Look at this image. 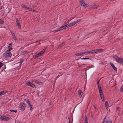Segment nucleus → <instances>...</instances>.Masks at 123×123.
I'll list each match as a JSON object with an SVG mask.
<instances>
[{"mask_svg":"<svg viewBox=\"0 0 123 123\" xmlns=\"http://www.w3.org/2000/svg\"><path fill=\"white\" fill-rule=\"evenodd\" d=\"M75 23L76 24L78 22V21L77 20H76V21H75Z\"/></svg>","mask_w":123,"mask_h":123,"instance_id":"obj_52","label":"nucleus"},{"mask_svg":"<svg viewBox=\"0 0 123 123\" xmlns=\"http://www.w3.org/2000/svg\"><path fill=\"white\" fill-rule=\"evenodd\" d=\"M105 106L106 109L107 110H108V107H109V105H108V102L107 101H106L105 102Z\"/></svg>","mask_w":123,"mask_h":123,"instance_id":"obj_14","label":"nucleus"},{"mask_svg":"<svg viewBox=\"0 0 123 123\" xmlns=\"http://www.w3.org/2000/svg\"><path fill=\"white\" fill-rule=\"evenodd\" d=\"M81 59L86 60V59H89V58H81Z\"/></svg>","mask_w":123,"mask_h":123,"instance_id":"obj_39","label":"nucleus"},{"mask_svg":"<svg viewBox=\"0 0 123 123\" xmlns=\"http://www.w3.org/2000/svg\"><path fill=\"white\" fill-rule=\"evenodd\" d=\"M82 65H85V64H82Z\"/></svg>","mask_w":123,"mask_h":123,"instance_id":"obj_56","label":"nucleus"},{"mask_svg":"<svg viewBox=\"0 0 123 123\" xmlns=\"http://www.w3.org/2000/svg\"><path fill=\"white\" fill-rule=\"evenodd\" d=\"M10 111L11 112H13V111L14 112V110H10Z\"/></svg>","mask_w":123,"mask_h":123,"instance_id":"obj_50","label":"nucleus"},{"mask_svg":"<svg viewBox=\"0 0 123 123\" xmlns=\"http://www.w3.org/2000/svg\"><path fill=\"white\" fill-rule=\"evenodd\" d=\"M88 118L86 117H85V122H88Z\"/></svg>","mask_w":123,"mask_h":123,"instance_id":"obj_40","label":"nucleus"},{"mask_svg":"<svg viewBox=\"0 0 123 123\" xmlns=\"http://www.w3.org/2000/svg\"><path fill=\"white\" fill-rule=\"evenodd\" d=\"M69 25H70V26H73L74 25L73 22L71 23H70Z\"/></svg>","mask_w":123,"mask_h":123,"instance_id":"obj_36","label":"nucleus"},{"mask_svg":"<svg viewBox=\"0 0 123 123\" xmlns=\"http://www.w3.org/2000/svg\"><path fill=\"white\" fill-rule=\"evenodd\" d=\"M26 102L28 104L29 103H30V101L28 99L26 101Z\"/></svg>","mask_w":123,"mask_h":123,"instance_id":"obj_43","label":"nucleus"},{"mask_svg":"<svg viewBox=\"0 0 123 123\" xmlns=\"http://www.w3.org/2000/svg\"><path fill=\"white\" fill-rule=\"evenodd\" d=\"M29 105V106L30 110H32V107L31 105L30 104V103L28 104Z\"/></svg>","mask_w":123,"mask_h":123,"instance_id":"obj_27","label":"nucleus"},{"mask_svg":"<svg viewBox=\"0 0 123 123\" xmlns=\"http://www.w3.org/2000/svg\"><path fill=\"white\" fill-rule=\"evenodd\" d=\"M46 49H43V50L41 51L38 54L34 55V57L36 58L37 57H39L45 51Z\"/></svg>","mask_w":123,"mask_h":123,"instance_id":"obj_4","label":"nucleus"},{"mask_svg":"<svg viewBox=\"0 0 123 123\" xmlns=\"http://www.w3.org/2000/svg\"><path fill=\"white\" fill-rule=\"evenodd\" d=\"M14 112H15V113H16V112H17V111L14 110Z\"/></svg>","mask_w":123,"mask_h":123,"instance_id":"obj_53","label":"nucleus"},{"mask_svg":"<svg viewBox=\"0 0 123 123\" xmlns=\"http://www.w3.org/2000/svg\"><path fill=\"white\" fill-rule=\"evenodd\" d=\"M107 117L106 116L105 117L104 119L103 120V121L102 123H104L105 122L107 118Z\"/></svg>","mask_w":123,"mask_h":123,"instance_id":"obj_25","label":"nucleus"},{"mask_svg":"<svg viewBox=\"0 0 123 123\" xmlns=\"http://www.w3.org/2000/svg\"><path fill=\"white\" fill-rule=\"evenodd\" d=\"M23 62V60L22 59H21L20 61V62H19V63H20V64H21Z\"/></svg>","mask_w":123,"mask_h":123,"instance_id":"obj_41","label":"nucleus"},{"mask_svg":"<svg viewBox=\"0 0 123 123\" xmlns=\"http://www.w3.org/2000/svg\"><path fill=\"white\" fill-rule=\"evenodd\" d=\"M4 23V21L0 19V24H2Z\"/></svg>","mask_w":123,"mask_h":123,"instance_id":"obj_29","label":"nucleus"},{"mask_svg":"<svg viewBox=\"0 0 123 123\" xmlns=\"http://www.w3.org/2000/svg\"><path fill=\"white\" fill-rule=\"evenodd\" d=\"M6 93V91H2L0 92V95L1 96L4 95Z\"/></svg>","mask_w":123,"mask_h":123,"instance_id":"obj_16","label":"nucleus"},{"mask_svg":"<svg viewBox=\"0 0 123 123\" xmlns=\"http://www.w3.org/2000/svg\"><path fill=\"white\" fill-rule=\"evenodd\" d=\"M38 41H37L36 42L37 43V42Z\"/></svg>","mask_w":123,"mask_h":123,"instance_id":"obj_59","label":"nucleus"},{"mask_svg":"<svg viewBox=\"0 0 123 123\" xmlns=\"http://www.w3.org/2000/svg\"><path fill=\"white\" fill-rule=\"evenodd\" d=\"M98 6H96L95 4H93L92 6V8L95 9V8H97L98 7Z\"/></svg>","mask_w":123,"mask_h":123,"instance_id":"obj_22","label":"nucleus"},{"mask_svg":"<svg viewBox=\"0 0 123 123\" xmlns=\"http://www.w3.org/2000/svg\"><path fill=\"white\" fill-rule=\"evenodd\" d=\"M110 64L115 71H117V68L115 67V66L112 64V63H110Z\"/></svg>","mask_w":123,"mask_h":123,"instance_id":"obj_10","label":"nucleus"},{"mask_svg":"<svg viewBox=\"0 0 123 123\" xmlns=\"http://www.w3.org/2000/svg\"><path fill=\"white\" fill-rule=\"evenodd\" d=\"M95 50L96 53H98V52L101 53L103 52L104 51L103 49H96Z\"/></svg>","mask_w":123,"mask_h":123,"instance_id":"obj_12","label":"nucleus"},{"mask_svg":"<svg viewBox=\"0 0 123 123\" xmlns=\"http://www.w3.org/2000/svg\"><path fill=\"white\" fill-rule=\"evenodd\" d=\"M22 7L23 8H24L25 9L27 8V6L24 5H22Z\"/></svg>","mask_w":123,"mask_h":123,"instance_id":"obj_33","label":"nucleus"},{"mask_svg":"<svg viewBox=\"0 0 123 123\" xmlns=\"http://www.w3.org/2000/svg\"><path fill=\"white\" fill-rule=\"evenodd\" d=\"M3 63L1 62H0V68L3 66Z\"/></svg>","mask_w":123,"mask_h":123,"instance_id":"obj_35","label":"nucleus"},{"mask_svg":"<svg viewBox=\"0 0 123 123\" xmlns=\"http://www.w3.org/2000/svg\"><path fill=\"white\" fill-rule=\"evenodd\" d=\"M11 33L12 34V35L13 36V37L15 36V34L13 31H11Z\"/></svg>","mask_w":123,"mask_h":123,"instance_id":"obj_31","label":"nucleus"},{"mask_svg":"<svg viewBox=\"0 0 123 123\" xmlns=\"http://www.w3.org/2000/svg\"><path fill=\"white\" fill-rule=\"evenodd\" d=\"M28 52L27 51L22 52L20 54V55H24L27 54Z\"/></svg>","mask_w":123,"mask_h":123,"instance_id":"obj_20","label":"nucleus"},{"mask_svg":"<svg viewBox=\"0 0 123 123\" xmlns=\"http://www.w3.org/2000/svg\"><path fill=\"white\" fill-rule=\"evenodd\" d=\"M81 19H79V20H77V21H78V22H80L81 21Z\"/></svg>","mask_w":123,"mask_h":123,"instance_id":"obj_46","label":"nucleus"},{"mask_svg":"<svg viewBox=\"0 0 123 123\" xmlns=\"http://www.w3.org/2000/svg\"><path fill=\"white\" fill-rule=\"evenodd\" d=\"M64 44V43H62L59 46V48H60L62 47Z\"/></svg>","mask_w":123,"mask_h":123,"instance_id":"obj_28","label":"nucleus"},{"mask_svg":"<svg viewBox=\"0 0 123 123\" xmlns=\"http://www.w3.org/2000/svg\"><path fill=\"white\" fill-rule=\"evenodd\" d=\"M17 24L18 25V27L19 29H20L21 28V26L20 25V24L19 23H17Z\"/></svg>","mask_w":123,"mask_h":123,"instance_id":"obj_26","label":"nucleus"},{"mask_svg":"<svg viewBox=\"0 0 123 123\" xmlns=\"http://www.w3.org/2000/svg\"><path fill=\"white\" fill-rule=\"evenodd\" d=\"M83 52V56L89 54V51Z\"/></svg>","mask_w":123,"mask_h":123,"instance_id":"obj_17","label":"nucleus"},{"mask_svg":"<svg viewBox=\"0 0 123 123\" xmlns=\"http://www.w3.org/2000/svg\"><path fill=\"white\" fill-rule=\"evenodd\" d=\"M13 38L14 39V40H15V41L16 42H18V40L17 39V38H16L15 36L14 37H13Z\"/></svg>","mask_w":123,"mask_h":123,"instance_id":"obj_30","label":"nucleus"},{"mask_svg":"<svg viewBox=\"0 0 123 123\" xmlns=\"http://www.w3.org/2000/svg\"><path fill=\"white\" fill-rule=\"evenodd\" d=\"M58 31H58V29H57V30H56L55 31H54V32H56Z\"/></svg>","mask_w":123,"mask_h":123,"instance_id":"obj_48","label":"nucleus"},{"mask_svg":"<svg viewBox=\"0 0 123 123\" xmlns=\"http://www.w3.org/2000/svg\"><path fill=\"white\" fill-rule=\"evenodd\" d=\"M75 55L76 56H83V52L76 53L75 54Z\"/></svg>","mask_w":123,"mask_h":123,"instance_id":"obj_11","label":"nucleus"},{"mask_svg":"<svg viewBox=\"0 0 123 123\" xmlns=\"http://www.w3.org/2000/svg\"><path fill=\"white\" fill-rule=\"evenodd\" d=\"M89 51V54H94V53H95L96 51H95V50H92L90 51Z\"/></svg>","mask_w":123,"mask_h":123,"instance_id":"obj_18","label":"nucleus"},{"mask_svg":"<svg viewBox=\"0 0 123 123\" xmlns=\"http://www.w3.org/2000/svg\"><path fill=\"white\" fill-rule=\"evenodd\" d=\"M120 91L123 93V86H121L120 89Z\"/></svg>","mask_w":123,"mask_h":123,"instance_id":"obj_32","label":"nucleus"},{"mask_svg":"<svg viewBox=\"0 0 123 123\" xmlns=\"http://www.w3.org/2000/svg\"><path fill=\"white\" fill-rule=\"evenodd\" d=\"M70 25L69 24H67L65 25L64 26H65V29L66 28H68L70 27V25Z\"/></svg>","mask_w":123,"mask_h":123,"instance_id":"obj_23","label":"nucleus"},{"mask_svg":"<svg viewBox=\"0 0 123 123\" xmlns=\"http://www.w3.org/2000/svg\"><path fill=\"white\" fill-rule=\"evenodd\" d=\"M70 119H69V123H70Z\"/></svg>","mask_w":123,"mask_h":123,"instance_id":"obj_54","label":"nucleus"},{"mask_svg":"<svg viewBox=\"0 0 123 123\" xmlns=\"http://www.w3.org/2000/svg\"><path fill=\"white\" fill-rule=\"evenodd\" d=\"M105 123H112L111 121L110 120L109 117H107V118L106 120Z\"/></svg>","mask_w":123,"mask_h":123,"instance_id":"obj_9","label":"nucleus"},{"mask_svg":"<svg viewBox=\"0 0 123 123\" xmlns=\"http://www.w3.org/2000/svg\"><path fill=\"white\" fill-rule=\"evenodd\" d=\"M26 9H27L28 10L31 11H32V9L31 8L28 7H27V8H26Z\"/></svg>","mask_w":123,"mask_h":123,"instance_id":"obj_24","label":"nucleus"},{"mask_svg":"<svg viewBox=\"0 0 123 123\" xmlns=\"http://www.w3.org/2000/svg\"><path fill=\"white\" fill-rule=\"evenodd\" d=\"M64 27H65V26H61L60 28H59L58 29V31H59L61 30H62L64 29H65Z\"/></svg>","mask_w":123,"mask_h":123,"instance_id":"obj_21","label":"nucleus"},{"mask_svg":"<svg viewBox=\"0 0 123 123\" xmlns=\"http://www.w3.org/2000/svg\"><path fill=\"white\" fill-rule=\"evenodd\" d=\"M113 58L118 63H120L121 64H123V62L122 59L119 57H118L117 56H113Z\"/></svg>","mask_w":123,"mask_h":123,"instance_id":"obj_2","label":"nucleus"},{"mask_svg":"<svg viewBox=\"0 0 123 123\" xmlns=\"http://www.w3.org/2000/svg\"><path fill=\"white\" fill-rule=\"evenodd\" d=\"M79 2L84 8H86L88 6V5L86 4L85 2L83 0H80Z\"/></svg>","mask_w":123,"mask_h":123,"instance_id":"obj_5","label":"nucleus"},{"mask_svg":"<svg viewBox=\"0 0 123 123\" xmlns=\"http://www.w3.org/2000/svg\"><path fill=\"white\" fill-rule=\"evenodd\" d=\"M32 82H34L35 83L39 85H41L43 84L42 82H39L36 79H34L32 80Z\"/></svg>","mask_w":123,"mask_h":123,"instance_id":"obj_7","label":"nucleus"},{"mask_svg":"<svg viewBox=\"0 0 123 123\" xmlns=\"http://www.w3.org/2000/svg\"><path fill=\"white\" fill-rule=\"evenodd\" d=\"M78 94L80 98H81L83 94V92L82 91L79 90L78 91Z\"/></svg>","mask_w":123,"mask_h":123,"instance_id":"obj_13","label":"nucleus"},{"mask_svg":"<svg viewBox=\"0 0 123 123\" xmlns=\"http://www.w3.org/2000/svg\"><path fill=\"white\" fill-rule=\"evenodd\" d=\"M26 84L28 86H31V87L34 88H36V86L34 84H32V83H31L29 81H26Z\"/></svg>","mask_w":123,"mask_h":123,"instance_id":"obj_6","label":"nucleus"},{"mask_svg":"<svg viewBox=\"0 0 123 123\" xmlns=\"http://www.w3.org/2000/svg\"><path fill=\"white\" fill-rule=\"evenodd\" d=\"M0 119L2 120H6L8 121L9 120V118L7 117H6L4 116H1L0 117Z\"/></svg>","mask_w":123,"mask_h":123,"instance_id":"obj_8","label":"nucleus"},{"mask_svg":"<svg viewBox=\"0 0 123 123\" xmlns=\"http://www.w3.org/2000/svg\"><path fill=\"white\" fill-rule=\"evenodd\" d=\"M16 22H17V24L19 23V21L18 20V19L17 18H16Z\"/></svg>","mask_w":123,"mask_h":123,"instance_id":"obj_37","label":"nucleus"},{"mask_svg":"<svg viewBox=\"0 0 123 123\" xmlns=\"http://www.w3.org/2000/svg\"><path fill=\"white\" fill-rule=\"evenodd\" d=\"M98 90H99V91H101V90H102V89H101V87H99L98 88Z\"/></svg>","mask_w":123,"mask_h":123,"instance_id":"obj_45","label":"nucleus"},{"mask_svg":"<svg viewBox=\"0 0 123 123\" xmlns=\"http://www.w3.org/2000/svg\"><path fill=\"white\" fill-rule=\"evenodd\" d=\"M32 11L33 12H37V11L36 10H33V9H32Z\"/></svg>","mask_w":123,"mask_h":123,"instance_id":"obj_47","label":"nucleus"},{"mask_svg":"<svg viewBox=\"0 0 123 123\" xmlns=\"http://www.w3.org/2000/svg\"><path fill=\"white\" fill-rule=\"evenodd\" d=\"M12 45V43H10L9 44V45L8 46V47L9 49L7 50L10 51V50H12V49L11 48V46Z\"/></svg>","mask_w":123,"mask_h":123,"instance_id":"obj_15","label":"nucleus"},{"mask_svg":"<svg viewBox=\"0 0 123 123\" xmlns=\"http://www.w3.org/2000/svg\"><path fill=\"white\" fill-rule=\"evenodd\" d=\"M86 123H88V122H86Z\"/></svg>","mask_w":123,"mask_h":123,"instance_id":"obj_57","label":"nucleus"},{"mask_svg":"<svg viewBox=\"0 0 123 123\" xmlns=\"http://www.w3.org/2000/svg\"><path fill=\"white\" fill-rule=\"evenodd\" d=\"M96 105L94 104L93 105V107L95 109L96 108Z\"/></svg>","mask_w":123,"mask_h":123,"instance_id":"obj_42","label":"nucleus"},{"mask_svg":"<svg viewBox=\"0 0 123 123\" xmlns=\"http://www.w3.org/2000/svg\"><path fill=\"white\" fill-rule=\"evenodd\" d=\"M91 117L92 118H93V115L92 113L91 114Z\"/></svg>","mask_w":123,"mask_h":123,"instance_id":"obj_49","label":"nucleus"},{"mask_svg":"<svg viewBox=\"0 0 123 123\" xmlns=\"http://www.w3.org/2000/svg\"><path fill=\"white\" fill-rule=\"evenodd\" d=\"M26 106L23 102H21L19 106V110L22 111H24L25 108Z\"/></svg>","mask_w":123,"mask_h":123,"instance_id":"obj_1","label":"nucleus"},{"mask_svg":"<svg viewBox=\"0 0 123 123\" xmlns=\"http://www.w3.org/2000/svg\"><path fill=\"white\" fill-rule=\"evenodd\" d=\"M41 41V40H39V41Z\"/></svg>","mask_w":123,"mask_h":123,"instance_id":"obj_58","label":"nucleus"},{"mask_svg":"<svg viewBox=\"0 0 123 123\" xmlns=\"http://www.w3.org/2000/svg\"><path fill=\"white\" fill-rule=\"evenodd\" d=\"M74 25H75V24H76V23H75V21H74V22H73Z\"/></svg>","mask_w":123,"mask_h":123,"instance_id":"obj_51","label":"nucleus"},{"mask_svg":"<svg viewBox=\"0 0 123 123\" xmlns=\"http://www.w3.org/2000/svg\"><path fill=\"white\" fill-rule=\"evenodd\" d=\"M99 80L98 81L97 83V84L98 85V88L99 87H101L100 85V83H99Z\"/></svg>","mask_w":123,"mask_h":123,"instance_id":"obj_34","label":"nucleus"},{"mask_svg":"<svg viewBox=\"0 0 123 123\" xmlns=\"http://www.w3.org/2000/svg\"><path fill=\"white\" fill-rule=\"evenodd\" d=\"M119 109H120V107H117L116 108L117 110L119 111Z\"/></svg>","mask_w":123,"mask_h":123,"instance_id":"obj_44","label":"nucleus"},{"mask_svg":"<svg viewBox=\"0 0 123 123\" xmlns=\"http://www.w3.org/2000/svg\"><path fill=\"white\" fill-rule=\"evenodd\" d=\"M99 91V93H100V95L101 94H103V92H102V90H101V91H100H100Z\"/></svg>","mask_w":123,"mask_h":123,"instance_id":"obj_38","label":"nucleus"},{"mask_svg":"<svg viewBox=\"0 0 123 123\" xmlns=\"http://www.w3.org/2000/svg\"><path fill=\"white\" fill-rule=\"evenodd\" d=\"M79 67H81L82 66L81 65H79Z\"/></svg>","mask_w":123,"mask_h":123,"instance_id":"obj_55","label":"nucleus"},{"mask_svg":"<svg viewBox=\"0 0 123 123\" xmlns=\"http://www.w3.org/2000/svg\"><path fill=\"white\" fill-rule=\"evenodd\" d=\"M12 55L11 53L9 51L7 50L4 54V56L5 57H11Z\"/></svg>","mask_w":123,"mask_h":123,"instance_id":"obj_3","label":"nucleus"},{"mask_svg":"<svg viewBox=\"0 0 123 123\" xmlns=\"http://www.w3.org/2000/svg\"><path fill=\"white\" fill-rule=\"evenodd\" d=\"M100 96L101 98L102 99V101L104 102L105 98H104V97L103 95L101 94Z\"/></svg>","mask_w":123,"mask_h":123,"instance_id":"obj_19","label":"nucleus"}]
</instances>
